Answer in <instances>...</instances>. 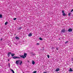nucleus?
I'll use <instances>...</instances> for the list:
<instances>
[{
    "label": "nucleus",
    "instance_id": "nucleus-1",
    "mask_svg": "<svg viewBox=\"0 0 73 73\" xmlns=\"http://www.w3.org/2000/svg\"><path fill=\"white\" fill-rule=\"evenodd\" d=\"M20 57H21V58H25L27 57V54L26 53H24V55H19Z\"/></svg>",
    "mask_w": 73,
    "mask_h": 73
},
{
    "label": "nucleus",
    "instance_id": "nucleus-16",
    "mask_svg": "<svg viewBox=\"0 0 73 73\" xmlns=\"http://www.w3.org/2000/svg\"><path fill=\"white\" fill-rule=\"evenodd\" d=\"M68 15L69 16H70V15H71V13H70L68 14Z\"/></svg>",
    "mask_w": 73,
    "mask_h": 73
},
{
    "label": "nucleus",
    "instance_id": "nucleus-3",
    "mask_svg": "<svg viewBox=\"0 0 73 73\" xmlns=\"http://www.w3.org/2000/svg\"><path fill=\"white\" fill-rule=\"evenodd\" d=\"M13 58L14 59H16V58H21L19 57V56H14L13 57Z\"/></svg>",
    "mask_w": 73,
    "mask_h": 73
},
{
    "label": "nucleus",
    "instance_id": "nucleus-24",
    "mask_svg": "<svg viewBox=\"0 0 73 73\" xmlns=\"http://www.w3.org/2000/svg\"><path fill=\"white\" fill-rule=\"evenodd\" d=\"M56 50H58V48L57 47H56Z\"/></svg>",
    "mask_w": 73,
    "mask_h": 73
},
{
    "label": "nucleus",
    "instance_id": "nucleus-19",
    "mask_svg": "<svg viewBox=\"0 0 73 73\" xmlns=\"http://www.w3.org/2000/svg\"><path fill=\"white\" fill-rule=\"evenodd\" d=\"M68 42H69V41H67L65 42V44H66V43H68Z\"/></svg>",
    "mask_w": 73,
    "mask_h": 73
},
{
    "label": "nucleus",
    "instance_id": "nucleus-9",
    "mask_svg": "<svg viewBox=\"0 0 73 73\" xmlns=\"http://www.w3.org/2000/svg\"><path fill=\"white\" fill-rule=\"evenodd\" d=\"M15 39H16V40H19V39H20V38L18 37V36H16L15 37Z\"/></svg>",
    "mask_w": 73,
    "mask_h": 73
},
{
    "label": "nucleus",
    "instance_id": "nucleus-31",
    "mask_svg": "<svg viewBox=\"0 0 73 73\" xmlns=\"http://www.w3.org/2000/svg\"><path fill=\"white\" fill-rule=\"evenodd\" d=\"M59 40H60V38H59Z\"/></svg>",
    "mask_w": 73,
    "mask_h": 73
},
{
    "label": "nucleus",
    "instance_id": "nucleus-12",
    "mask_svg": "<svg viewBox=\"0 0 73 73\" xmlns=\"http://www.w3.org/2000/svg\"><path fill=\"white\" fill-rule=\"evenodd\" d=\"M69 72H73V70L72 69V68H70L69 70Z\"/></svg>",
    "mask_w": 73,
    "mask_h": 73
},
{
    "label": "nucleus",
    "instance_id": "nucleus-29",
    "mask_svg": "<svg viewBox=\"0 0 73 73\" xmlns=\"http://www.w3.org/2000/svg\"><path fill=\"white\" fill-rule=\"evenodd\" d=\"M43 73H46V72H44Z\"/></svg>",
    "mask_w": 73,
    "mask_h": 73
},
{
    "label": "nucleus",
    "instance_id": "nucleus-32",
    "mask_svg": "<svg viewBox=\"0 0 73 73\" xmlns=\"http://www.w3.org/2000/svg\"><path fill=\"white\" fill-rule=\"evenodd\" d=\"M28 62H29V61H28Z\"/></svg>",
    "mask_w": 73,
    "mask_h": 73
},
{
    "label": "nucleus",
    "instance_id": "nucleus-33",
    "mask_svg": "<svg viewBox=\"0 0 73 73\" xmlns=\"http://www.w3.org/2000/svg\"><path fill=\"white\" fill-rule=\"evenodd\" d=\"M16 35V34H15V35Z\"/></svg>",
    "mask_w": 73,
    "mask_h": 73
},
{
    "label": "nucleus",
    "instance_id": "nucleus-18",
    "mask_svg": "<svg viewBox=\"0 0 73 73\" xmlns=\"http://www.w3.org/2000/svg\"><path fill=\"white\" fill-rule=\"evenodd\" d=\"M2 15L0 14V18H2Z\"/></svg>",
    "mask_w": 73,
    "mask_h": 73
},
{
    "label": "nucleus",
    "instance_id": "nucleus-14",
    "mask_svg": "<svg viewBox=\"0 0 73 73\" xmlns=\"http://www.w3.org/2000/svg\"><path fill=\"white\" fill-rule=\"evenodd\" d=\"M10 70H11L12 72L13 73H15V72H14V71H13V70L11 69Z\"/></svg>",
    "mask_w": 73,
    "mask_h": 73
},
{
    "label": "nucleus",
    "instance_id": "nucleus-26",
    "mask_svg": "<svg viewBox=\"0 0 73 73\" xmlns=\"http://www.w3.org/2000/svg\"><path fill=\"white\" fill-rule=\"evenodd\" d=\"M73 9H72V10L71 11V12H73Z\"/></svg>",
    "mask_w": 73,
    "mask_h": 73
},
{
    "label": "nucleus",
    "instance_id": "nucleus-2",
    "mask_svg": "<svg viewBox=\"0 0 73 73\" xmlns=\"http://www.w3.org/2000/svg\"><path fill=\"white\" fill-rule=\"evenodd\" d=\"M20 65H21V64H22V63H23V62H22V61L21 60H18L17 61H16V63L17 64V65H18L19 63Z\"/></svg>",
    "mask_w": 73,
    "mask_h": 73
},
{
    "label": "nucleus",
    "instance_id": "nucleus-13",
    "mask_svg": "<svg viewBox=\"0 0 73 73\" xmlns=\"http://www.w3.org/2000/svg\"><path fill=\"white\" fill-rule=\"evenodd\" d=\"M11 55L12 57H13L15 55V54H11Z\"/></svg>",
    "mask_w": 73,
    "mask_h": 73
},
{
    "label": "nucleus",
    "instance_id": "nucleus-30",
    "mask_svg": "<svg viewBox=\"0 0 73 73\" xmlns=\"http://www.w3.org/2000/svg\"><path fill=\"white\" fill-rule=\"evenodd\" d=\"M72 61H73V58H72Z\"/></svg>",
    "mask_w": 73,
    "mask_h": 73
},
{
    "label": "nucleus",
    "instance_id": "nucleus-6",
    "mask_svg": "<svg viewBox=\"0 0 73 73\" xmlns=\"http://www.w3.org/2000/svg\"><path fill=\"white\" fill-rule=\"evenodd\" d=\"M12 54V53L10 52H9L7 53V56H8L9 57V56H10V55L11 54Z\"/></svg>",
    "mask_w": 73,
    "mask_h": 73
},
{
    "label": "nucleus",
    "instance_id": "nucleus-15",
    "mask_svg": "<svg viewBox=\"0 0 73 73\" xmlns=\"http://www.w3.org/2000/svg\"><path fill=\"white\" fill-rule=\"evenodd\" d=\"M39 39L40 40H42V38L41 37H39Z\"/></svg>",
    "mask_w": 73,
    "mask_h": 73
},
{
    "label": "nucleus",
    "instance_id": "nucleus-28",
    "mask_svg": "<svg viewBox=\"0 0 73 73\" xmlns=\"http://www.w3.org/2000/svg\"><path fill=\"white\" fill-rule=\"evenodd\" d=\"M8 61H9V59H8Z\"/></svg>",
    "mask_w": 73,
    "mask_h": 73
},
{
    "label": "nucleus",
    "instance_id": "nucleus-21",
    "mask_svg": "<svg viewBox=\"0 0 73 73\" xmlns=\"http://www.w3.org/2000/svg\"><path fill=\"white\" fill-rule=\"evenodd\" d=\"M21 28H22V27H20L19 28V29H21Z\"/></svg>",
    "mask_w": 73,
    "mask_h": 73
},
{
    "label": "nucleus",
    "instance_id": "nucleus-17",
    "mask_svg": "<svg viewBox=\"0 0 73 73\" xmlns=\"http://www.w3.org/2000/svg\"><path fill=\"white\" fill-rule=\"evenodd\" d=\"M7 24H8V22H6L5 23V25H7Z\"/></svg>",
    "mask_w": 73,
    "mask_h": 73
},
{
    "label": "nucleus",
    "instance_id": "nucleus-10",
    "mask_svg": "<svg viewBox=\"0 0 73 73\" xmlns=\"http://www.w3.org/2000/svg\"><path fill=\"white\" fill-rule=\"evenodd\" d=\"M32 63L33 65H35V61H34L33 60L32 62Z\"/></svg>",
    "mask_w": 73,
    "mask_h": 73
},
{
    "label": "nucleus",
    "instance_id": "nucleus-23",
    "mask_svg": "<svg viewBox=\"0 0 73 73\" xmlns=\"http://www.w3.org/2000/svg\"><path fill=\"white\" fill-rule=\"evenodd\" d=\"M17 19V18H14V19H13V20H16Z\"/></svg>",
    "mask_w": 73,
    "mask_h": 73
},
{
    "label": "nucleus",
    "instance_id": "nucleus-27",
    "mask_svg": "<svg viewBox=\"0 0 73 73\" xmlns=\"http://www.w3.org/2000/svg\"><path fill=\"white\" fill-rule=\"evenodd\" d=\"M37 45H39V43H37Z\"/></svg>",
    "mask_w": 73,
    "mask_h": 73
},
{
    "label": "nucleus",
    "instance_id": "nucleus-25",
    "mask_svg": "<svg viewBox=\"0 0 73 73\" xmlns=\"http://www.w3.org/2000/svg\"><path fill=\"white\" fill-rule=\"evenodd\" d=\"M8 64L9 67H10V63H9Z\"/></svg>",
    "mask_w": 73,
    "mask_h": 73
},
{
    "label": "nucleus",
    "instance_id": "nucleus-22",
    "mask_svg": "<svg viewBox=\"0 0 73 73\" xmlns=\"http://www.w3.org/2000/svg\"><path fill=\"white\" fill-rule=\"evenodd\" d=\"M47 57L48 58H49V55H47Z\"/></svg>",
    "mask_w": 73,
    "mask_h": 73
},
{
    "label": "nucleus",
    "instance_id": "nucleus-20",
    "mask_svg": "<svg viewBox=\"0 0 73 73\" xmlns=\"http://www.w3.org/2000/svg\"><path fill=\"white\" fill-rule=\"evenodd\" d=\"M34 73H37V71H35L33 72Z\"/></svg>",
    "mask_w": 73,
    "mask_h": 73
},
{
    "label": "nucleus",
    "instance_id": "nucleus-7",
    "mask_svg": "<svg viewBox=\"0 0 73 73\" xmlns=\"http://www.w3.org/2000/svg\"><path fill=\"white\" fill-rule=\"evenodd\" d=\"M72 29L71 28H70L68 29V32H72Z\"/></svg>",
    "mask_w": 73,
    "mask_h": 73
},
{
    "label": "nucleus",
    "instance_id": "nucleus-4",
    "mask_svg": "<svg viewBox=\"0 0 73 73\" xmlns=\"http://www.w3.org/2000/svg\"><path fill=\"white\" fill-rule=\"evenodd\" d=\"M62 13H63V16H66V14L65 13V12H64V10H63L62 11Z\"/></svg>",
    "mask_w": 73,
    "mask_h": 73
},
{
    "label": "nucleus",
    "instance_id": "nucleus-5",
    "mask_svg": "<svg viewBox=\"0 0 73 73\" xmlns=\"http://www.w3.org/2000/svg\"><path fill=\"white\" fill-rule=\"evenodd\" d=\"M65 29H63L61 30V33H65Z\"/></svg>",
    "mask_w": 73,
    "mask_h": 73
},
{
    "label": "nucleus",
    "instance_id": "nucleus-34",
    "mask_svg": "<svg viewBox=\"0 0 73 73\" xmlns=\"http://www.w3.org/2000/svg\"><path fill=\"white\" fill-rule=\"evenodd\" d=\"M1 40H2V39H1Z\"/></svg>",
    "mask_w": 73,
    "mask_h": 73
},
{
    "label": "nucleus",
    "instance_id": "nucleus-8",
    "mask_svg": "<svg viewBox=\"0 0 73 73\" xmlns=\"http://www.w3.org/2000/svg\"><path fill=\"white\" fill-rule=\"evenodd\" d=\"M32 36V34L31 33H30L28 35V36H29V37H31Z\"/></svg>",
    "mask_w": 73,
    "mask_h": 73
},
{
    "label": "nucleus",
    "instance_id": "nucleus-11",
    "mask_svg": "<svg viewBox=\"0 0 73 73\" xmlns=\"http://www.w3.org/2000/svg\"><path fill=\"white\" fill-rule=\"evenodd\" d=\"M59 70H60V69H59V68H57V69L55 70V71H56V72H58V71H59Z\"/></svg>",
    "mask_w": 73,
    "mask_h": 73
}]
</instances>
